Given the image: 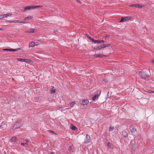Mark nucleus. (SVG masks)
<instances>
[{"mask_svg": "<svg viewBox=\"0 0 154 154\" xmlns=\"http://www.w3.org/2000/svg\"><path fill=\"white\" fill-rule=\"evenodd\" d=\"M139 74L142 78L144 79H146L148 76V75L146 73L142 72H140Z\"/></svg>", "mask_w": 154, "mask_h": 154, "instance_id": "nucleus-1", "label": "nucleus"}, {"mask_svg": "<svg viewBox=\"0 0 154 154\" xmlns=\"http://www.w3.org/2000/svg\"><path fill=\"white\" fill-rule=\"evenodd\" d=\"M132 19V17H122L121 20L120 21V22H123L127 20H129Z\"/></svg>", "mask_w": 154, "mask_h": 154, "instance_id": "nucleus-2", "label": "nucleus"}, {"mask_svg": "<svg viewBox=\"0 0 154 154\" xmlns=\"http://www.w3.org/2000/svg\"><path fill=\"white\" fill-rule=\"evenodd\" d=\"M34 8H35V7H34L33 6H28L27 7H23L24 10L23 11V12H24L25 11L28 10H30L31 9H34Z\"/></svg>", "mask_w": 154, "mask_h": 154, "instance_id": "nucleus-3", "label": "nucleus"}, {"mask_svg": "<svg viewBox=\"0 0 154 154\" xmlns=\"http://www.w3.org/2000/svg\"><path fill=\"white\" fill-rule=\"evenodd\" d=\"M129 129L131 133H135L136 132V130L134 126L130 127Z\"/></svg>", "mask_w": 154, "mask_h": 154, "instance_id": "nucleus-4", "label": "nucleus"}, {"mask_svg": "<svg viewBox=\"0 0 154 154\" xmlns=\"http://www.w3.org/2000/svg\"><path fill=\"white\" fill-rule=\"evenodd\" d=\"M19 49H12V48H5L3 49V51H17Z\"/></svg>", "mask_w": 154, "mask_h": 154, "instance_id": "nucleus-5", "label": "nucleus"}, {"mask_svg": "<svg viewBox=\"0 0 154 154\" xmlns=\"http://www.w3.org/2000/svg\"><path fill=\"white\" fill-rule=\"evenodd\" d=\"M20 127V125L18 123H16L14 125L13 129L14 130L18 129Z\"/></svg>", "mask_w": 154, "mask_h": 154, "instance_id": "nucleus-6", "label": "nucleus"}, {"mask_svg": "<svg viewBox=\"0 0 154 154\" xmlns=\"http://www.w3.org/2000/svg\"><path fill=\"white\" fill-rule=\"evenodd\" d=\"M130 6L134 7L137 8H141L142 7V6L140 5L137 4L131 5H130Z\"/></svg>", "mask_w": 154, "mask_h": 154, "instance_id": "nucleus-7", "label": "nucleus"}, {"mask_svg": "<svg viewBox=\"0 0 154 154\" xmlns=\"http://www.w3.org/2000/svg\"><path fill=\"white\" fill-rule=\"evenodd\" d=\"M86 139H87V140L86 141H85V142L86 143H88V140L90 139V136L88 134H87L86 135Z\"/></svg>", "mask_w": 154, "mask_h": 154, "instance_id": "nucleus-8", "label": "nucleus"}, {"mask_svg": "<svg viewBox=\"0 0 154 154\" xmlns=\"http://www.w3.org/2000/svg\"><path fill=\"white\" fill-rule=\"evenodd\" d=\"M83 105H87L89 103V101L87 100H84L82 102Z\"/></svg>", "mask_w": 154, "mask_h": 154, "instance_id": "nucleus-9", "label": "nucleus"}, {"mask_svg": "<svg viewBox=\"0 0 154 154\" xmlns=\"http://www.w3.org/2000/svg\"><path fill=\"white\" fill-rule=\"evenodd\" d=\"M105 48L104 44L98 46L97 48V49H100L102 48Z\"/></svg>", "mask_w": 154, "mask_h": 154, "instance_id": "nucleus-10", "label": "nucleus"}, {"mask_svg": "<svg viewBox=\"0 0 154 154\" xmlns=\"http://www.w3.org/2000/svg\"><path fill=\"white\" fill-rule=\"evenodd\" d=\"M99 96V95H98V94L95 95L93 97L92 100L93 101H95L98 98Z\"/></svg>", "mask_w": 154, "mask_h": 154, "instance_id": "nucleus-11", "label": "nucleus"}, {"mask_svg": "<svg viewBox=\"0 0 154 154\" xmlns=\"http://www.w3.org/2000/svg\"><path fill=\"white\" fill-rule=\"evenodd\" d=\"M37 45V44H35V43L33 42H32L30 43L29 45L30 47H34L35 45Z\"/></svg>", "mask_w": 154, "mask_h": 154, "instance_id": "nucleus-12", "label": "nucleus"}, {"mask_svg": "<svg viewBox=\"0 0 154 154\" xmlns=\"http://www.w3.org/2000/svg\"><path fill=\"white\" fill-rule=\"evenodd\" d=\"M95 43H104V41L103 40H100V41L96 40V41H95Z\"/></svg>", "mask_w": 154, "mask_h": 154, "instance_id": "nucleus-13", "label": "nucleus"}, {"mask_svg": "<svg viewBox=\"0 0 154 154\" xmlns=\"http://www.w3.org/2000/svg\"><path fill=\"white\" fill-rule=\"evenodd\" d=\"M35 32V29H31L28 31H26V32L29 33H34Z\"/></svg>", "mask_w": 154, "mask_h": 154, "instance_id": "nucleus-14", "label": "nucleus"}, {"mask_svg": "<svg viewBox=\"0 0 154 154\" xmlns=\"http://www.w3.org/2000/svg\"><path fill=\"white\" fill-rule=\"evenodd\" d=\"M103 56V55H102L100 54H96L94 55V57H102V56Z\"/></svg>", "mask_w": 154, "mask_h": 154, "instance_id": "nucleus-15", "label": "nucleus"}, {"mask_svg": "<svg viewBox=\"0 0 154 154\" xmlns=\"http://www.w3.org/2000/svg\"><path fill=\"white\" fill-rule=\"evenodd\" d=\"M50 92L51 94H54L55 92V89H51L50 90Z\"/></svg>", "mask_w": 154, "mask_h": 154, "instance_id": "nucleus-16", "label": "nucleus"}, {"mask_svg": "<svg viewBox=\"0 0 154 154\" xmlns=\"http://www.w3.org/2000/svg\"><path fill=\"white\" fill-rule=\"evenodd\" d=\"M10 140L12 142H15L17 138L15 137H14L11 138Z\"/></svg>", "mask_w": 154, "mask_h": 154, "instance_id": "nucleus-17", "label": "nucleus"}, {"mask_svg": "<svg viewBox=\"0 0 154 154\" xmlns=\"http://www.w3.org/2000/svg\"><path fill=\"white\" fill-rule=\"evenodd\" d=\"M70 128L73 130H75L77 129L76 127L73 125H72V126L70 127Z\"/></svg>", "mask_w": 154, "mask_h": 154, "instance_id": "nucleus-18", "label": "nucleus"}, {"mask_svg": "<svg viewBox=\"0 0 154 154\" xmlns=\"http://www.w3.org/2000/svg\"><path fill=\"white\" fill-rule=\"evenodd\" d=\"M123 136L125 137H127L128 136V134L127 132L125 131H123L122 133Z\"/></svg>", "mask_w": 154, "mask_h": 154, "instance_id": "nucleus-19", "label": "nucleus"}, {"mask_svg": "<svg viewBox=\"0 0 154 154\" xmlns=\"http://www.w3.org/2000/svg\"><path fill=\"white\" fill-rule=\"evenodd\" d=\"M6 15H5V14H4L0 16V19H2L6 17Z\"/></svg>", "mask_w": 154, "mask_h": 154, "instance_id": "nucleus-20", "label": "nucleus"}, {"mask_svg": "<svg viewBox=\"0 0 154 154\" xmlns=\"http://www.w3.org/2000/svg\"><path fill=\"white\" fill-rule=\"evenodd\" d=\"M32 18V16H30V17L29 16L28 17H27L25 18H24V20H29V19H31Z\"/></svg>", "mask_w": 154, "mask_h": 154, "instance_id": "nucleus-21", "label": "nucleus"}, {"mask_svg": "<svg viewBox=\"0 0 154 154\" xmlns=\"http://www.w3.org/2000/svg\"><path fill=\"white\" fill-rule=\"evenodd\" d=\"M75 104V101H73L71 102L70 103V106L71 107H73V105Z\"/></svg>", "mask_w": 154, "mask_h": 154, "instance_id": "nucleus-22", "label": "nucleus"}, {"mask_svg": "<svg viewBox=\"0 0 154 154\" xmlns=\"http://www.w3.org/2000/svg\"><path fill=\"white\" fill-rule=\"evenodd\" d=\"M12 15V14L11 13H9L7 14H5V15H6V17H8Z\"/></svg>", "mask_w": 154, "mask_h": 154, "instance_id": "nucleus-23", "label": "nucleus"}, {"mask_svg": "<svg viewBox=\"0 0 154 154\" xmlns=\"http://www.w3.org/2000/svg\"><path fill=\"white\" fill-rule=\"evenodd\" d=\"M17 60L19 61L23 62L24 59L22 58H17Z\"/></svg>", "mask_w": 154, "mask_h": 154, "instance_id": "nucleus-24", "label": "nucleus"}, {"mask_svg": "<svg viewBox=\"0 0 154 154\" xmlns=\"http://www.w3.org/2000/svg\"><path fill=\"white\" fill-rule=\"evenodd\" d=\"M13 23H20V21L19 20H13Z\"/></svg>", "mask_w": 154, "mask_h": 154, "instance_id": "nucleus-25", "label": "nucleus"}, {"mask_svg": "<svg viewBox=\"0 0 154 154\" xmlns=\"http://www.w3.org/2000/svg\"><path fill=\"white\" fill-rule=\"evenodd\" d=\"M30 60L27 59H24L23 62H28Z\"/></svg>", "mask_w": 154, "mask_h": 154, "instance_id": "nucleus-26", "label": "nucleus"}, {"mask_svg": "<svg viewBox=\"0 0 154 154\" xmlns=\"http://www.w3.org/2000/svg\"><path fill=\"white\" fill-rule=\"evenodd\" d=\"M114 129V127H110L109 128V131H112Z\"/></svg>", "mask_w": 154, "mask_h": 154, "instance_id": "nucleus-27", "label": "nucleus"}, {"mask_svg": "<svg viewBox=\"0 0 154 154\" xmlns=\"http://www.w3.org/2000/svg\"><path fill=\"white\" fill-rule=\"evenodd\" d=\"M34 6V7H35V8H34H34H36L41 7H42V6H40V5H38V6Z\"/></svg>", "mask_w": 154, "mask_h": 154, "instance_id": "nucleus-28", "label": "nucleus"}, {"mask_svg": "<svg viewBox=\"0 0 154 154\" xmlns=\"http://www.w3.org/2000/svg\"><path fill=\"white\" fill-rule=\"evenodd\" d=\"M26 142L25 143V144L28 145V143L29 142V140H26Z\"/></svg>", "mask_w": 154, "mask_h": 154, "instance_id": "nucleus-29", "label": "nucleus"}, {"mask_svg": "<svg viewBox=\"0 0 154 154\" xmlns=\"http://www.w3.org/2000/svg\"><path fill=\"white\" fill-rule=\"evenodd\" d=\"M104 45L105 48H106V47H108L110 46V45L109 44H105V45L104 44Z\"/></svg>", "mask_w": 154, "mask_h": 154, "instance_id": "nucleus-30", "label": "nucleus"}, {"mask_svg": "<svg viewBox=\"0 0 154 154\" xmlns=\"http://www.w3.org/2000/svg\"><path fill=\"white\" fill-rule=\"evenodd\" d=\"M20 23H27V22H25V21H20Z\"/></svg>", "mask_w": 154, "mask_h": 154, "instance_id": "nucleus-31", "label": "nucleus"}, {"mask_svg": "<svg viewBox=\"0 0 154 154\" xmlns=\"http://www.w3.org/2000/svg\"><path fill=\"white\" fill-rule=\"evenodd\" d=\"M87 36V37L90 39H91L92 38V37H91L90 36H89V35H86Z\"/></svg>", "mask_w": 154, "mask_h": 154, "instance_id": "nucleus-32", "label": "nucleus"}, {"mask_svg": "<svg viewBox=\"0 0 154 154\" xmlns=\"http://www.w3.org/2000/svg\"><path fill=\"white\" fill-rule=\"evenodd\" d=\"M149 92H151V90H149ZM152 95H154V92H152Z\"/></svg>", "mask_w": 154, "mask_h": 154, "instance_id": "nucleus-33", "label": "nucleus"}, {"mask_svg": "<svg viewBox=\"0 0 154 154\" xmlns=\"http://www.w3.org/2000/svg\"><path fill=\"white\" fill-rule=\"evenodd\" d=\"M91 40H92L93 42H94V43H95V41H96V40H94V39H93L92 38L91 39Z\"/></svg>", "mask_w": 154, "mask_h": 154, "instance_id": "nucleus-34", "label": "nucleus"}, {"mask_svg": "<svg viewBox=\"0 0 154 154\" xmlns=\"http://www.w3.org/2000/svg\"><path fill=\"white\" fill-rule=\"evenodd\" d=\"M25 143H21V145H22V146H24L25 145Z\"/></svg>", "mask_w": 154, "mask_h": 154, "instance_id": "nucleus-35", "label": "nucleus"}, {"mask_svg": "<svg viewBox=\"0 0 154 154\" xmlns=\"http://www.w3.org/2000/svg\"><path fill=\"white\" fill-rule=\"evenodd\" d=\"M151 149L154 150V145L151 147Z\"/></svg>", "mask_w": 154, "mask_h": 154, "instance_id": "nucleus-36", "label": "nucleus"}, {"mask_svg": "<svg viewBox=\"0 0 154 154\" xmlns=\"http://www.w3.org/2000/svg\"><path fill=\"white\" fill-rule=\"evenodd\" d=\"M108 146H110V143H109L108 142Z\"/></svg>", "mask_w": 154, "mask_h": 154, "instance_id": "nucleus-37", "label": "nucleus"}, {"mask_svg": "<svg viewBox=\"0 0 154 154\" xmlns=\"http://www.w3.org/2000/svg\"><path fill=\"white\" fill-rule=\"evenodd\" d=\"M13 21L9 20V21L8 22L10 23H13Z\"/></svg>", "mask_w": 154, "mask_h": 154, "instance_id": "nucleus-38", "label": "nucleus"}, {"mask_svg": "<svg viewBox=\"0 0 154 154\" xmlns=\"http://www.w3.org/2000/svg\"><path fill=\"white\" fill-rule=\"evenodd\" d=\"M152 62L154 63V60L152 61Z\"/></svg>", "mask_w": 154, "mask_h": 154, "instance_id": "nucleus-39", "label": "nucleus"}, {"mask_svg": "<svg viewBox=\"0 0 154 154\" xmlns=\"http://www.w3.org/2000/svg\"><path fill=\"white\" fill-rule=\"evenodd\" d=\"M51 154H54L53 152L51 153Z\"/></svg>", "mask_w": 154, "mask_h": 154, "instance_id": "nucleus-40", "label": "nucleus"}, {"mask_svg": "<svg viewBox=\"0 0 154 154\" xmlns=\"http://www.w3.org/2000/svg\"><path fill=\"white\" fill-rule=\"evenodd\" d=\"M37 43H35V44H37Z\"/></svg>", "mask_w": 154, "mask_h": 154, "instance_id": "nucleus-41", "label": "nucleus"}, {"mask_svg": "<svg viewBox=\"0 0 154 154\" xmlns=\"http://www.w3.org/2000/svg\"><path fill=\"white\" fill-rule=\"evenodd\" d=\"M2 29L1 28H0V30H1Z\"/></svg>", "mask_w": 154, "mask_h": 154, "instance_id": "nucleus-42", "label": "nucleus"}]
</instances>
